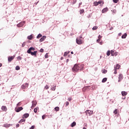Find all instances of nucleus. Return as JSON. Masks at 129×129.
Returning a JSON list of instances; mask_svg holds the SVG:
<instances>
[{
    "mask_svg": "<svg viewBox=\"0 0 129 129\" xmlns=\"http://www.w3.org/2000/svg\"><path fill=\"white\" fill-rule=\"evenodd\" d=\"M24 26V23L23 22H21L20 23H19L18 24H17V27H18V28H21L22 27H23Z\"/></svg>",
    "mask_w": 129,
    "mask_h": 129,
    "instance_id": "12",
    "label": "nucleus"
},
{
    "mask_svg": "<svg viewBox=\"0 0 129 129\" xmlns=\"http://www.w3.org/2000/svg\"><path fill=\"white\" fill-rule=\"evenodd\" d=\"M22 105V103L21 102H19L18 104H17V106H20V105Z\"/></svg>",
    "mask_w": 129,
    "mask_h": 129,
    "instance_id": "40",
    "label": "nucleus"
},
{
    "mask_svg": "<svg viewBox=\"0 0 129 129\" xmlns=\"http://www.w3.org/2000/svg\"><path fill=\"white\" fill-rule=\"evenodd\" d=\"M40 52L41 53H44V49L41 48V49L40 50Z\"/></svg>",
    "mask_w": 129,
    "mask_h": 129,
    "instance_id": "38",
    "label": "nucleus"
},
{
    "mask_svg": "<svg viewBox=\"0 0 129 129\" xmlns=\"http://www.w3.org/2000/svg\"><path fill=\"white\" fill-rule=\"evenodd\" d=\"M99 43L100 45H102V44H103L102 41H100Z\"/></svg>",
    "mask_w": 129,
    "mask_h": 129,
    "instance_id": "53",
    "label": "nucleus"
},
{
    "mask_svg": "<svg viewBox=\"0 0 129 129\" xmlns=\"http://www.w3.org/2000/svg\"><path fill=\"white\" fill-rule=\"evenodd\" d=\"M48 53H46L45 55V58H48Z\"/></svg>",
    "mask_w": 129,
    "mask_h": 129,
    "instance_id": "45",
    "label": "nucleus"
},
{
    "mask_svg": "<svg viewBox=\"0 0 129 129\" xmlns=\"http://www.w3.org/2000/svg\"><path fill=\"white\" fill-rule=\"evenodd\" d=\"M69 53V52H65L64 53L63 56H64V57H66V56H67V55H68Z\"/></svg>",
    "mask_w": 129,
    "mask_h": 129,
    "instance_id": "32",
    "label": "nucleus"
},
{
    "mask_svg": "<svg viewBox=\"0 0 129 129\" xmlns=\"http://www.w3.org/2000/svg\"><path fill=\"white\" fill-rule=\"evenodd\" d=\"M32 105L31 106V108H33L34 107H35L36 106V105H37V101H33L32 102Z\"/></svg>",
    "mask_w": 129,
    "mask_h": 129,
    "instance_id": "8",
    "label": "nucleus"
},
{
    "mask_svg": "<svg viewBox=\"0 0 129 129\" xmlns=\"http://www.w3.org/2000/svg\"><path fill=\"white\" fill-rule=\"evenodd\" d=\"M97 43L100 42V39H98L97 40Z\"/></svg>",
    "mask_w": 129,
    "mask_h": 129,
    "instance_id": "51",
    "label": "nucleus"
},
{
    "mask_svg": "<svg viewBox=\"0 0 129 129\" xmlns=\"http://www.w3.org/2000/svg\"><path fill=\"white\" fill-rule=\"evenodd\" d=\"M45 88L46 89H49V86H48V85H46V86H45Z\"/></svg>",
    "mask_w": 129,
    "mask_h": 129,
    "instance_id": "46",
    "label": "nucleus"
},
{
    "mask_svg": "<svg viewBox=\"0 0 129 129\" xmlns=\"http://www.w3.org/2000/svg\"><path fill=\"white\" fill-rule=\"evenodd\" d=\"M15 57H16V56H15V55L8 57V62H12V61H13V60H14V59H15Z\"/></svg>",
    "mask_w": 129,
    "mask_h": 129,
    "instance_id": "6",
    "label": "nucleus"
},
{
    "mask_svg": "<svg viewBox=\"0 0 129 129\" xmlns=\"http://www.w3.org/2000/svg\"><path fill=\"white\" fill-rule=\"evenodd\" d=\"M110 55V51H108L107 52V55L109 56Z\"/></svg>",
    "mask_w": 129,
    "mask_h": 129,
    "instance_id": "36",
    "label": "nucleus"
},
{
    "mask_svg": "<svg viewBox=\"0 0 129 129\" xmlns=\"http://www.w3.org/2000/svg\"><path fill=\"white\" fill-rule=\"evenodd\" d=\"M94 6H95V7H97V6H98V4L97 3V2H94L93 3Z\"/></svg>",
    "mask_w": 129,
    "mask_h": 129,
    "instance_id": "26",
    "label": "nucleus"
},
{
    "mask_svg": "<svg viewBox=\"0 0 129 129\" xmlns=\"http://www.w3.org/2000/svg\"><path fill=\"white\" fill-rule=\"evenodd\" d=\"M112 12H113V13H114V14H115L116 13V10H113V11L112 10Z\"/></svg>",
    "mask_w": 129,
    "mask_h": 129,
    "instance_id": "48",
    "label": "nucleus"
},
{
    "mask_svg": "<svg viewBox=\"0 0 129 129\" xmlns=\"http://www.w3.org/2000/svg\"><path fill=\"white\" fill-rule=\"evenodd\" d=\"M83 13H84V9H82V10H80V15H82V14H83Z\"/></svg>",
    "mask_w": 129,
    "mask_h": 129,
    "instance_id": "24",
    "label": "nucleus"
},
{
    "mask_svg": "<svg viewBox=\"0 0 129 129\" xmlns=\"http://www.w3.org/2000/svg\"><path fill=\"white\" fill-rule=\"evenodd\" d=\"M54 109L56 111H59L60 108L59 107H56L54 108Z\"/></svg>",
    "mask_w": 129,
    "mask_h": 129,
    "instance_id": "25",
    "label": "nucleus"
},
{
    "mask_svg": "<svg viewBox=\"0 0 129 129\" xmlns=\"http://www.w3.org/2000/svg\"><path fill=\"white\" fill-rule=\"evenodd\" d=\"M39 109V107H36V108H34V112H35V113H37V112H38V110Z\"/></svg>",
    "mask_w": 129,
    "mask_h": 129,
    "instance_id": "18",
    "label": "nucleus"
},
{
    "mask_svg": "<svg viewBox=\"0 0 129 129\" xmlns=\"http://www.w3.org/2000/svg\"><path fill=\"white\" fill-rule=\"evenodd\" d=\"M25 121H26V119H22L19 121V123H22V122H25Z\"/></svg>",
    "mask_w": 129,
    "mask_h": 129,
    "instance_id": "22",
    "label": "nucleus"
},
{
    "mask_svg": "<svg viewBox=\"0 0 129 129\" xmlns=\"http://www.w3.org/2000/svg\"><path fill=\"white\" fill-rule=\"evenodd\" d=\"M68 62H69V59H67V63H68Z\"/></svg>",
    "mask_w": 129,
    "mask_h": 129,
    "instance_id": "55",
    "label": "nucleus"
},
{
    "mask_svg": "<svg viewBox=\"0 0 129 129\" xmlns=\"http://www.w3.org/2000/svg\"><path fill=\"white\" fill-rule=\"evenodd\" d=\"M85 112L87 114L88 113V114L89 115H91V114H93V111L88 110L86 111Z\"/></svg>",
    "mask_w": 129,
    "mask_h": 129,
    "instance_id": "9",
    "label": "nucleus"
},
{
    "mask_svg": "<svg viewBox=\"0 0 129 129\" xmlns=\"http://www.w3.org/2000/svg\"><path fill=\"white\" fill-rule=\"evenodd\" d=\"M113 2L114 4H117V3H118V0H113Z\"/></svg>",
    "mask_w": 129,
    "mask_h": 129,
    "instance_id": "33",
    "label": "nucleus"
},
{
    "mask_svg": "<svg viewBox=\"0 0 129 129\" xmlns=\"http://www.w3.org/2000/svg\"><path fill=\"white\" fill-rule=\"evenodd\" d=\"M106 72H107V71L106 70H104L102 71V73H104V74H105V73H106Z\"/></svg>",
    "mask_w": 129,
    "mask_h": 129,
    "instance_id": "37",
    "label": "nucleus"
},
{
    "mask_svg": "<svg viewBox=\"0 0 129 129\" xmlns=\"http://www.w3.org/2000/svg\"><path fill=\"white\" fill-rule=\"evenodd\" d=\"M127 36V34L126 33H124L123 35H122L121 38L122 39H125Z\"/></svg>",
    "mask_w": 129,
    "mask_h": 129,
    "instance_id": "17",
    "label": "nucleus"
},
{
    "mask_svg": "<svg viewBox=\"0 0 129 129\" xmlns=\"http://www.w3.org/2000/svg\"><path fill=\"white\" fill-rule=\"evenodd\" d=\"M68 100H69V101H71L72 100V98L71 97L68 98Z\"/></svg>",
    "mask_w": 129,
    "mask_h": 129,
    "instance_id": "43",
    "label": "nucleus"
},
{
    "mask_svg": "<svg viewBox=\"0 0 129 129\" xmlns=\"http://www.w3.org/2000/svg\"><path fill=\"white\" fill-rule=\"evenodd\" d=\"M11 125H12V124H4L3 126H4V127H10L11 126Z\"/></svg>",
    "mask_w": 129,
    "mask_h": 129,
    "instance_id": "16",
    "label": "nucleus"
},
{
    "mask_svg": "<svg viewBox=\"0 0 129 129\" xmlns=\"http://www.w3.org/2000/svg\"><path fill=\"white\" fill-rule=\"evenodd\" d=\"M20 68L19 66H16V70H20Z\"/></svg>",
    "mask_w": 129,
    "mask_h": 129,
    "instance_id": "35",
    "label": "nucleus"
},
{
    "mask_svg": "<svg viewBox=\"0 0 129 129\" xmlns=\"http://www.w3.org/2000/svg\"><path fill=\"white\" fill-rule=\"evenodd\" d=\"M83 129H86V127H83Z\"/></svg>",
    "mask_w": 129,
    "mask_h": 129,
    "instance_id": "59",
    "label": "nucleus"
},
{
    "mask_svg": "<svg viewBox=\"0 0 129 129\" xmlns=\"http://www.w3.org/2000/svg\"><path fill=\"white\" fill-rule=\"evenodd\" d=\"M117 109H115V110L113 111V113H114V114H117Z\"/></svg>",
    "mask_w": 129,
    "mask_h": 129,
    "instance_id": "29",
    "label": "nucleus"
},
{
    "mask_svg": "<svg viewBox=\"0 0 129 129\" xmlns=\"http://www.w3.org/2000/svg\"><path fill=\"white\" fill-rule=\"evenodd\" d=\"M121 94L123 96H126V95H127V92L125 91H122Z\"/></svg>",
    "mask_w": 129,
    "mask_h": 129,
    "instance_id": "13",
    "label": "nucleus"
},
{
    "mask_svg": "<svg viewBox=\"0 0 129 129\" xmlns=\"http://www.w3.org/2000/svg\"><path fill=\"white\" fill-rule=\"evenodd\" d=\"M17 59L18 60H22V57H21L20 56H18Z\"/></svg>",
    "mask_w": 129,
    "mask_h": 129,
    "instance_id": "39",
    "label": "nucleus"
},
{
    "mask_svg": "<svg viewBox=\"0 0 129 129\" xmlns=\"http://www.w3.org/2000/svg\"><path fill=\"white\" fill-rule=\"evenodd\" d=\"M34 128H35V126H34V125H32V126L30 128V129H34Z\"/></svg>",
    "mask_w": 129,
    "mask_h": 129,
    "instance_id": "49",
    "label": "nucleus"
},
{
    "mask_svg": "<svg viewBox=\"0 0 129 129\" xmlns=\"http://www.w3.org/2000/svg\"><path fill=\"white\" fill-rule=\"evenodd\" d=\"M19 126H20V124H17L16 125V127H19Z\"/></svg>",
    "mask_w": 129,
    "mask_h": 129,
    "instance_id": "54",
    "label": "nucleus"
},
{
    "mask_svg": "<svg viewBox=\"0 0 129 129\" xmlns=\"http://www.w3.org/2000/svg\"><path fill=\"white\" fill-rule=\"evenodd\" d=\"M120 68V65L119 64H117L115 67H114V69H116L117 70V69H119Z\"/></svg>",
    "mask_w": 129,
    "mask_h": 129,
    "instance_id": "15",
    "label": "nucleus"
},
{
    "mask_svg": "<svg viewBox=\"0 0 129 129\" xmlns=\"http://www.w3.org/2000/svg\"><path fill=\"white\" fill-rule=\"evenodd\" d=\"M41 37H42V34H39L37 35V39H39V38H41Z\"/></svg>",
    "mask_w": 129,
    "mask_h": 129,
    "instance_id": "30",
    "label": "nucleus"
},
{
    "mask_svg": "<svg viewBox=\"0 0 129 129\" xmlns=\"http://www.w3.org/2000/svg\"><path fill=\"white\" fill-rule=\"evenodd\" d=\"M106 81H107V78H104V79H103L102 82L103 83H104L105 82H106Z\"/></svg>",
    "mask_w": 129,
    "mask_h": 129,
    "instance_id": "23",
    "label": "nucleus"
},
{
    "mask_svg": "<svg viewBox=\"0 0 129 129\" xmlns=\"http://www.w3.org/2000/svg\"><path fill=\"white\" fill-rule=\"evenodd\" d=\"M77 2V0H75V1H74L73 4L74 5L75 4H76Z\"/></svg>",
    "mask_w": 129,
    "mask_h": 129,
    "instance_id": "52",
    "label": "nucleus"
},
{
    "mask_svg": "<svg viewBox=\"0 0 129 129\" xmlns=\"http://www.w3.org/2000/svg\"><path fill=\"white\" fill-rule=\"evenodd\" d=\"M122 79H123V75H122V74H120L118 76V82H120V81H121V80H122Z\"/></svg>",
    "mask_w": 129,
    "mask_h": 129,
    "instance_id": "5",
    "label": "nucleus"
},
{
    "mask_svg": "<svg viewBox=\"0 0 129 129\" xmlns=\"http://www.w3.org/2000/svg\"><path fill=\"white\" fill-rule=\"evenodd\" d=\"M114 74H117V70L114 69Z\"/></svg>",
    "mask_w": 129,
    "mask_h": 129,
    "instance_id": "34",
    "label": "nucleus"
},
{
    "mask_svg": "<svg viewBox=\"0 0 129 129\" xmlns=\"http://www.w3.org/2000/svg\"><path fill=\"white\" fill-rule=\"evenodd\" d=\"M27 39H28V40H32V39H33V35H30L28 36L27 37Z\"/></svg>",
    "mask_w": 129,
    "mask_h": 129,
    "instance_id": "21",
    "label": "nucleus"
},
{
    "mask_svg": "<svg viewBox=\"0 0 129 129\" xmlns=\"http://www.w3.org/2000/svg\"><path fill=\"white\" fill-rule=\"evenodd\" d=\"M118 36H121V33H119Z\"/></svg>",
    "mask_w": 129,
    "mask_h": 129,
    "instance_id": "56",
    "label": "nucleus"
},
{
    "mask_svg": "<svg viewBox=\"0 0 129 129\" xmlns=\"http://www.w3.org/2000/svg\"><path fill=\"white\" fill-rule=\"evenodd\" d=\"M71 53V54H74L73 51H72Z\"/></svg>",
    "mask_w": 129,
    "mask_h": 129,
    "instance_id": "58",
    "label": "nucleus"
},
{
    "mask_svg": "<svg viewBox=\"0 0 129 129\" xmlns=\"http://www.w3.org/2000/svg\"><path fill=\"white\" fill-rule=\"evenodd\" d=\"M23 109H24L23 107H19L15 108V111H16V112H20V111H21V110H23Z\"/></svg>",
    "mask_w": 129,
    "mask_h": 129,
    "instance_id": "7",
    "label": "nucleus"
},
{
    "mask_svg": "<svg viewBox=\"0 0 129 129\" xmlns=\"http://www.w3.org/2000/svg\"><path fill=\"white\" fill-rule=\"evenodd\" d=\"M99 40H100L102 38V36H101L100 35H99L98 37Z\"/></svg>",
    "mask_w": 129,
    "mask_h": 129,
    "instance_id": "42",
    "label": "nucleus"
},
{
    "mask_svg": "<svg viewBox=\"0 0 129 129\" xmlns=\"http://www.w3.org/2000/svg\"><path fill=\"white\" fill-rule=\"evenodd\" d=\"M45 118H46V115H42V119H45Z\"/></svg>",
    "mask_w": 129,
    "mask_h": 129,
    "instance_id": "47",
    "label": "nucleus"
},
{
    "mask_svg": "<svg viewBox=\"0 0 129 129\" xmlns=\"http://www.w3.org/2000/svg\"><path fill=\"white\" fill-rule=\"evenodd\" d=\"M75 125H76V122L74 121L71 125V126H72V127H74V126H75Z\"/></svg>",
    "mask_w": 129,
    "mask_h": 129,
    "instance_id": "20",
    "label": "nucleus"
},
{
    "mask_svg": "<svg viewBox=\"0 0 129 129\" xmlns=\"http://www.w3.org/2000/svg\"><path fill=\"white\" fill-rule=\"evenodd\" d=\"M45 39H46V36H43L40 40H39V42H43V41H44V40H45Z\"/></svg>",
    "mask_w": 129,
    "mask_h": 129,
    "instance_id": "14",
    "label": "nucleus"
},
{
    "mask_svg": "<svg viewBox=\"0 0 129 129\" xmlns=\"http://www.w3.org/2000/svg\"><path fill=\"white\" fill-rule=\"evenodd\" d=\"M108 8H105L102 10V14H104V13H106V12H108Z\"/></svg>",
    "mask_w": 129,
    "mask_h": 129,
    "instance_id": "11",
    "label": "nucleus"
},
{
    "mask_svg": "<svg viewBox=\"0 0 129 129\" xmlns=\"http://www.w3.org/2000/svg\"><path fill=\"white\" fill-rule=\"evenodd\" d=\"M66 106H68V105H69V102L67 101L66 102Z\"/></svg>",
    "mask_w": 129,
    "mask_h": 129,
    "instance_id": "41",
    "label": "nucleus"
},
{
    "mask_svg": "<svg viewBox=\"0 0 129 129\" xmlns=\"http://www.w3.org/2000/svg\"><path fill=\"white\" fill-rule=\"evenodd\" d=\"M1 109L3 110V111H7V110H8V109L7 108V106H2Z\"/></svg>",
    "mask_w": 129,
    "mask_h": 129,
    "instance_id": "10",
    "label": "nucleus"
},
{
    "mask_svg": "<svg viewBox=\"0 0 129 129\" xmlns=\"http://www.w3.org/2000/svg\"><path fill=\"white\" fill-rule=\"evenodd\" d=\"M51 90H53V91H55L56 90V86H54L52 88Z\"/></svg>",
    "mask_w": 129,
    "mask_h": 129,
    "instance_id": "28",
    "label": "nucleus"
},
{
    "mask_svg": "<svg viewBox=\"0 0 129 129\" xmlns=\"http://www.w3.org/2000/svg\"><path fill=\"white\" fill-rule=\"evenodd\" d=\"M28 86H29V84L25 83L22 85L21 88L22 89H26V88H28Z\"/></svg>",
    "mask_w": 129,
    "mask_h": 129,
    "instance_id": "4",
    "label": "nucleus"
},
{
    "mask_svg": "<svg viewBox=\"0 0 129 129\" xmlns=\"http://www.w3.org/2000/svg\"><path fill=\"white\" fill-rule=\"evenodd\" d=\"M84 38L82 36L78 37L76 39L77 44L78 45H81L84 43V41H83Z\"/></svg>",
    "mask_w": 129,
    "mask_h": 129,
    "instance_id": "3",
    "label": "nucleus"
},
{
    "mask_svg": "<svg viewBox=\"0 0 129 129\" xmlns=\"http://www.w3.org/2000/svg\"><path fill=\"white\" fill-rule=\"evenodd\" d=\"M32 51H34L33 52H32ZM37 51H35V48L34 47H30L27 52L28 54H30L32 56H35V57H37Z\"/></svg>",
    "mask_w": 129,
    "mask_h": 129,
    "instance_id": "1",
    "label": "nucleus"
},
{
    "mask_svg": "<svg viewBox=\"0 0 129 129\" xmlns=\"http://www.w3.org/2000/svg\"><path fill=\"white\" fill-rule=\"evenodd\" d=\"M98 27H97V26H94L93 28H92V30L93 31H95V30H97Z\"/></svg>",
    "mask_w": 129,
    "mask_h": 129,
    "instance_id": "27",
    "label": "nucleus"
},
{
    "mask_svg": "<svg viewBox=\"0 0 129 129\" xmlns=\"http://www.w3.org/2000/svg\"><path fill=\"white\" fill-rule=\"evenodd\" d=\"M114 53V51L113 50L111 51V56H114V54H113Z\"/></svg>",
    "mask_w": 129,
    "mask_h": 129,
    "instance_id": "31",
    "label": "nucleus"
},
{
    "mask_svg": "<svg viewBox=\"0 0 129 129\" xmlns=\"http://www.w3.org/2000/svg\"><path fill=\"white\" fill-rule=\"evenodd\" d=\"M2 66H3V64L0 63V67H2Z\"/></svg>",
    "mask_w": 129,
    "mask_h": 129,
    "instance_id": "57",
    "label": "nucleus"
},
{
    "mask_svg": "<svg viewBox=\"0 0 129 129\" xmlns=\"http://www.w3.org/2000/svg\"><path fill=\"white\" fill-rule=\"evenodd\" d=\"M81 5H82V2H81V3H80L79 4V8H80V6H81Z\"/></svg>",
    "mask_w": 129,
    "mask_h": 129,
    "instance_id": "50",
    "label": "nucleus"
},
{
    "mask_svg": "<svg viewBox=\"0 0 129 129\" xmlns=\"http://www.w3.org/2000/svg\"><path fill=\"white\" fill-rule=\"evenodd\" d=\"M82 66L81 64H75L74 68H72L73 72H78L79 70H82Z\"/></svg>",
    "mask_w": 129,
    "mask_h": 129,
    "instance_id": "2",
    "label": "nucleus"
},
{
    "mask_svg": "<svg viewBox=\"0 0 129 129\" xmlns=\"http://www.w3.org/2000/svg\"><path fill=\"white\" fill-rule=\"evenodd\" d=\"M29 113H25L23 115V116L25 117V118H27V117H29Z\"/></svg>",
    "mask_w": 129,
    "mask_h": 129,
    "instance_id": "19",
    "label": "nucleus"
},
{
    "mask_svg": "<svg viewBox=\"0 0 129 129\" xmlns=\"http://www.w3.org/2000/svg\"><path fill=\"white\" fill-rule=\"evenodd\" d=\"M97 3L98 4V5H100L102 3V1H99V2H97Z\"/></svg>",
    "mask_w": 129,
    "mask_h": 129,
    "instance_id": "44",
    "label": "nucleus"
}]
</instances>
